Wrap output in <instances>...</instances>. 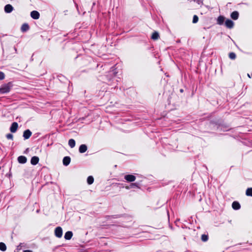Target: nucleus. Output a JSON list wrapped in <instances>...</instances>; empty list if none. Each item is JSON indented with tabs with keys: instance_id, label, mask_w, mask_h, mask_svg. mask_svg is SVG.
<instances>
[{
	"instance_id": "1",
	"label": "nucleus",
	"mask_w": 252,
	"mask_h": 252,
	"mask_svg": "<svg viewBox=\"0 0 252 252\" xmlns=\"http://www.w3.org/2000/svg\"><path fill=\"white\" fill-rule=\"evenodd\" d=\"M11 85L10 83L2 85L0 87V94H5L8 93L11 89Z\"/></svg>"
},
{
	"instance_id": "2",
	"label": "nucleus",
	"mask_w": 252,
	"mask_h": 252,
	"mask_svg": "<svg viewBox=\"0 0 252 252\" xmlns=\"http://www.w3.org/2000/svg\"><path fill=\"white\" fill-rule=\"evenodd\" d=\"M55 235L57 237H62L63 235V230L61 227L58 226L55 228Z\"/></svg>"
},
{
	"instance_id": "3",
	"label": "nucleus",
	"mask_w": 252,
	"mask_h": 252,
	"mask_svg": "<svg viewBox=\"0 0 252 252\" xmlns=\"http://www.w3.org/2000/svg\"><path fill=\"white\" fill-rule=\"evenodd\" d=\"M31 16L33 19H38L39 18V13L35 10L32 11L31 12Z\"/></svg>"
},
{
	"instance_id": "4",
	"label": "nucleus",
	"mask_w": 252,
	"mask_h": 252,
	"mask_svg": "<svg viewBox=\"0 0 252 252\" xmlns=\"http://www.w3.org/2000/svg\"><path fill=\"white\" fill-rule=\"evenodd\" d=\"M125 179L127 182H131L135 180L136 177L133 175H126L125 176Z\"/></svg>"
},
{
	"instance_id": "5",
	"label": "nucleus",
	"mask_w": 252,
	"mask_h": 252,
	"mask_svg": "<svg viewBox=\"0 0 252 252\" xmlns=\"http://www.w3.org/2000/svg\"><path fill=\"white\" fill-rule=\"evenodd\" d=\"M225 25L226 27L229 29H231L234 26V23L232 21L229 19H227L225 21Z\"/></svg>"
},
{
	"instance_id": "6",
	"label": "nucleus",
	"mask_w": 252,
	"mask_h": 252,
	"mask_svg": "<svg viewBox=\"0 0 252 252\" xmlns=\"http://www.w3.org/2000/svg\"><path fill=\"white\" fill-rule=\"evenodd\" d=\"M13 10V7L11 4H7L4 7V11L6 13H9L11 12Z\"/></svg>"
},
{
	"instance_id": "7",
	"label": "nucleus",
	"mask_w": 252,
	"mask_h": 252,
	"mask_svg": "<svg viewBox=\"0 0 252 252\" xmlns=\"http://www.w3.org/2000/svg\"><path fill=\"white\" fill-rule=\"evenodd\" d=\"M31 135H32L31 131L30 130L27 129V130H26L24 132L23 137H24V138L25 139H29Z\"/></svg>"
},
{
	"instance_id": "8",
	"label": "nucleus",
	"mask_w": 252,
	"mask_h": 252,
	"mask_svg": "<svg viewBox=\"0 0 252 252\" xmlns=\"http://www.w3.org/2000/svg\"><path fill=\"white\" fill-rule=\"evenodd\" d=\"M18 161L20 163L24 164L27 162V159L25 156H21L18 158Z\"/></svg>"
},
{
	"instance_id": "9",
	"label": "nucleus",
	"mask_w": 252,
	"mask_h": 252,
	"mask_svg": "<svg viewBox=\"0 0 252 252\" xmlns=\"http://www.w3.org/2000/svg\"><path fill=\"white\" fill-rule=\"evenodd\" d=\"M18 128V124L16 122L12 123L10 127V131L12 132H15L17 130Z\"/></svg>"
},
{
	"instance_id": "10",
	"label": "nucleus",
	"mask_w": 252,
	"mask_h": 252,
	"mask_svg": "<svg viewBox=\"0 0 252 252\" xmlns=\"http://www.w3.org/2000/svg\"><path fill=\"white\" fill-rule=\"evenodd\" d=\"M39 161V158L37 157L34 156L32 158L31 160V164L32 165H36Z\"/></svg>"
},
{
	"instance_id": "11",
	"label": "nucleus",
	"mask_w": 252,
	"mask_h": 252,
	"mask_svg": "<svg viewBox=\"0 0 252 252\" xmlns=\"http://www.w3.org/2000/svg\"><path fill=\"white\" fill-rule=\"evenodd\" d=\"M63 162L64 165L67 166L70 162V158L69 157H65Z\"/></svg>"
},
{
	"instance_id": "12",
	"label": "nucleus",
	"mask_w": 252,
	"mask_h": 252,
	"mask_svg": "<svg viewBox=\"0 0 252 252\" xmlns=\"http://www.w3.org/2000/svg\"><path fill=\"white\" fill-rule=\"evenodd\" d=\"M87 150V147L85 144L81 145L79 149L80 153H84Z\"/></svg>"
},
{
	"instance_id": "13",
	"label": "nucleus",
	"mask_w": 252,
	"mask_h": 252,
	"mask_svg": "<svg viewBox=\"0 0 252 252\" xmlns=\"http://www.w3.org/2000/svg\"><path fill=\"white\" fill-rule=\"evenodd\" d=\"M232 207L234 210H238L240 208V204L238 202L234 201L232 203Z\"/></svg>"
},
{
	"instance_id": "14",
	"label": "nucleus",
	"mask_w": 252,
	"mask_h": 252,
	"mask_svg": "<svg viewBox=\"0 0 252 252\" xmlns=\"http://www.w3.org/2000/svg\"><path fill=\"white\" fill-rule=\"evenodd\" d=\"M73 234L71 231H67L65 233L64 238L66 240H70L72 237Z\"/></svg>"
},
{
	"instance_id": "15",
	"label": "nucleus",
	"mask_w": 252,
	"mask_h": 252,
	"mask_svg": "<svg viewBox=\"0 0 252 252\" xmlns=\"http://www.w3.org/2000/svg\"><path fill=\"white\" fill-rule=\"evenodd\" d=\"M239 17V13L237 11H234L231 14V18L233 20L238 19Z\"/></svg>"
},
{
	"instance_id": "16",
	"label": "nucleus",
	"mask_w": 252,
	"mask_h": 252,
	"mask_svg": "<svg viewBox=\"0 0 252 252\" xmlns=\"http://www.w3.org/2000/svg\"><path fill=\"white\" fill-rule=\"evenodd\" d=\"M224 21V17L222 16H220L217 19V23L219 25H222Z\"/></svg>"
},
{
	"instance_id": "17",
	"label": "nucleus",
	"mask_w": 252,
	"mask_h": 252,
	"mask_svg": "<svg viewBox=\"0 0 252 252\" xmlns=\"http://www.w3.org/2000/svg\"><path fill=\"white\" fill-rule=\"evenodd\" d=\"M29 29V26L27 24H24L21 28V31L23 32L27 31Z\"/></svg>"
},
{
	"instance_id": "18",
	"label": "nucleus",
	"mask_w": 252,
	"mask_h": 252,
	"mask_svg": "<svg viewBox=\"0 0 252 252\" xmlns=\"http://www.w3.org/2000/svg\"><path fill=\"white\" fill-rule=\"evenodd\" d=\"M68 145H69V146L72 148L73 147H75V141L74 139H70L68 141Z\"/></svg>"
},
{
	"instance_id": "19",
	"label": "nucleus",
	"mask_w": 252,
	"mask_h": 252,
	"mask_svg": "<svg viewBox=\"0 0 252 252\" xmlns=\"http://www.w3.org/2000/svg\"><path fill=\"white\" fill-rule=\"evenodd\" d=\"M94 181V178L92 176H90L87 178V183L89 185H91L93 183Z\"/></svg>"
},
{
	"instance_id": "20",
	"label": "nucleus",
	"mask_w": 252,
	"mask_h": 252,
	"mask_svg": "<svg viewBox=\"0 0 252 252\" xmlns=\"http://www.w3.org/2000/svg\"><path fill=\"white\" fill-rule=\"evenodd\" d=\"M159 37V34L157 32H154L152 35V38L154 40L158 39Z\"/></svg>"
},
{
	"instance_id": "21",
	"label": "nucleus",
	"mask_w": 252,
	"mask_h": 252,
	"mask_svg": "<svg viewBox=\"0 0 252 252\" xmlns=\"http://www.w3.org/2000/svg\"><path fill=\"white\" fill-rule=\"evenodd\" d=\"M6 250V246L3 243H0V250L5 251Z\"/></svg>"
},
{
	"instance_id": "22",
	"label": "nucleus",
	"mask_w": 252,
	"mask_h": 252,
	"mask_svg": "<svg viewBox=\"0 0 252 252\" xmlns=\"http://www.w3.org/2000/svg\"><path fill=\"white\" fill-rule=\"evenodd\" d=\"M246 193L247 196H252V188L248 189Z\"/></svg>"
},
{
	"instance_id": "23",
	"label": "nucleus",
	"mask_w": 252,
	"mask_h": 252,
	"mask_svg": "<svg viewBox=\"0 0 252 252\" xmlns=\"http://www.w3.org/2000/svg\"><path fill=\"white\" fill-rule=\"evenodd\" d=\"M236 54L233 52L230 53L229 54V57L231 60H234L236 58Z\"/></svg>"
},
{
	"instance_id": "24",
	"label": "nucleus",
	"mask_w": 252,
	"mask_h": 252,
	"mask_svg": "<svg viewBox=\"0 0 252 252\" xmlns=\"http://www.w3.org/2000/svg\"><path fill=\"white\" fill-rule=\"evenodd\" d=\"M208 237L207 235H205V234H203L201 236V240L203 242H206L208 240Z\"/></svg>"
},
{
	"instance_id": "25",
	"label": "nucleus",
	"mask_w": 252,
	"mask_h": 252,
	"mask_svg": "<svg viewBox=\"0 0 252 252\" xmlns=\"http://www.w3.org/2000/svg\"><path fill=\"white\" fill-rule=\"evenodd\" d=\"M198 17L196 15H194L193 17L192 23H196L198 22Z\"/></svg>"
},
{
	"instance_id": "26",
	"label": "nucleus",
	"mask_w": 252,
	"mask_h": 252,
	"mask_svg": "<svg viewBox=\"0 0 252 252\" xmlns=\"http://www.w3.org/2000/svg\"><path fill=\"white\" fill-rule=\"evenodd\" d=\"M4 78V74L3 72H0V80Z\"/></svg>"
},
{
	"instance_id": "27",
	"label": "nucleus",
	"mask_w": 252,
	"mask_h": 252,
	"mask_svg": "<svg viewBox=\"0 0 252 252\" xmlns=\"http://www.w3.org/2000/svg\"><path fill=\"white\" fill-rule=\"evenodd\" d=\"M6 138L8 139H12L13 135L11 134H7L6 135Z\"/></svg>"
},
{
	"instance_id": "28",
	"label": "nucleus",
	"mask_w": 252,
	"mask_h": 252,
	"mask_svg": "<svg viewBox=\"0 0 252 252\" xmlns=\"http://www.w3.org/2000/svg\"><path fill=\"white\" fill-rule=\"evenodd\" d=\"M130 187L131 188H134V187H138L137 185L135 183H132L130 185Z\"/></svg>"
},
{
	"instance_id": "29",
	"label": "nucleus",
	"mask_w": 252,
	"mask_h": 252,
	"mask_svg": "<svg viewBox=\"0 0 252 252\" xmlns=\"http://www.w3.org/2000/svg\"><path fill=\"white\" fill-rule=\"evenodd\" d=\"M196 2L199 4V5H202L203 4V1L202 0H196Z\"/></svg>"
},
{
	"instance_id": "30",
	"label": "nucleus",
	"mask_w": 252,
	"mask_h": 252,
	"mask_svg": "<svg viewBox=\"0 0 252 252\" xmlns=\"http://www.w3.org/2000/svg\"><path fill=\"white\" fill-rule=\"evenodd\" d=\"M130 188H130V186H126V189H130Z\"/></svg>"
},
{
	"instance_id": "31",
	"label": "nucleus",
	"mask_w": 252,
	"mask_h": 252,
	"mask_svg": "<svg viewBox=\"0 0 252 252\" xmlns=\"http://www.w3.org/2000/svg\"><path fill=\"white\" fill-rule=\"evenodd\" d=\"M24 252H32L30 250H26Z\"/></svg>"
},
{
	"instance_id": "32",
	"label": "nucleus",
	"mask_w": 252,
	"mask_h": 252,
	"mask_svg": "<svg viewBox=\"0 0 252 252\" xmlns=\"http://www.w3.org/2000/svg\"><path fill=\"white\" fill-rule=\"evenodd\" d=\"M247 76H248V77L251 78V75L249 73L247 74Z\"/></svg>"
},
{
	"instance_id": "33",
	"label": "nucleus",
	"mask_w": 252,
	"mask_h": 252,
	"mask_svg": "<svg viewBox=\"0 0 252 252\" xmlns=\"http://www.w3.org/2000/svg\"><path fill=\"white\" fill-rule=\"evenodd\" d=\"M194 1H195V0H194Z\"/></svg>"
}]
</instances>
